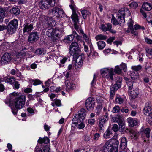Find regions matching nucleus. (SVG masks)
Wrapping results in <instances>:
<instances>
[{"instance_id":"nucleus-1","label":"nucleus","mask_w":152,"mask_h":152,"mask_svg":"<svg viewBox=\"0 0 152 152\" xmlns=\"http://www.w3.org/2000/svg\"><path fill=\"white\" fill-rule=\"evenodd\" d=\"M69 53L71 55L74 56V57L76 56V62L78 63L79 67H81L82 61L84 58V54H81L78 56V53L80 51V48L78 43L74 42L72 43L70 46Z\"/></svg>"},{"instance_id":"nucleus-2","label":"nucleus","mask_w":152,"mask_h":152,"mask_svg":"<svg viewBox=\"0 0 152 152\" xmlns=\"http://www.w3.org/2000/svg\"><path fill=\"white\" fill-rule=\"evenodd\" d=\"M130 15L129 10L127 8H122L118 11L117 15V18L118 20V21L113 15L111 20V22L114 25L119 24L121 26L125 22L124 20L125 15L127 16H129Z\"/></svg>"},{"instance_id":"nucleus-3","label":"nucleus","mask_w":152,"mask_h":152,"mask_svg":"<svg viewBox=\"0 0 152 152\" xmlns=\"http://www.w3.org/2000/svg\"><path fill=\"white\" fill-rule=\"evenodd\" d=\"M26 97L24 95H20L13 99V101L10 102V104L12 103L13 107L17 109H21L23 108L25 104Z\"/></svg>"},{"instance_id":"nucleus-4","label":"nucleus","mask_w":152,"mask_h":152,"mask_svg":"<svg viewBox=\"0 0 152 152\" xmlns=\"http://www.w3.org/2000/svg\"><path fill=\"white\" fill-rule=\"evenodd\" d=\"M114 69L112 68H103L101 70V75L105 78L113 80L114 75Z\"/></svg>"},{"instance_id":"nucleus-5","label":"nucleus","mask_w":152,"mask_h":152,"mask_svg":"<svg viewBox=\"0 0 152 152\" xmlns=\"http://www.w3.org/2000/svg\"><path fill=\"white\" fill-rule=\"evenodd\" d=\"M55 0H41L39 3L40 8L43 10L48 9L50 7L54 6Z\"/></svg>"},{"instance_id":"nucleus-6","label":"nucleus","mask_w":152,"mask_h":152,"mask_svg":"<svg viewBox=\"0 0 152 152\" xmlns=\"http://www.w3.org/2000/svg\"><path fill=\"white\" fill-rule=\"evenodd\" d=\"M86 115V110L83 109H81L79 112L78 113L75 115L72 120V122L76 124L77 121H83Z\"/></svg>"},{"instance_id":"nucleus-7","label":"nucleus","mask_w":152,"mask_h":152,"mask_svg":"<svg viewBox=\"0 0 152 152\" xmlns=\"http://www.w3.org/2000/svg\"><path fill=\"white\" fill-rule=\"evenodd\" d=\"M151 103L150 102H147L145 105V107L143 109L144 115L148 116H149L152 119V108Z\"/></svg>"},{"instance_id":"nucleus-8","label":"nucleus","mask_w":152,"mask_h":152,"mask_svg":"<svg viewBox=\"0 0 152 152\" xmlns=\"http://www.w3.org/2000/svg\"><path fill=\"white\" fill-rule=\"evenodd\" d=\"M12 59L11 54L8 53H6L2 56L0 60L1 65H5L10 62Z\"/></svg>"},{"instance_id":"nucleus-9","label":"nucleus","mask_w":152,"mask_h":152,"mask_svg":"<svg viewBox=\"0 0 152 152\" xmlns=\"http://www.w3.org/2000/svg\"><path fill=\"white\" fill-rule=\"evenodd\" d=\"M63 32V30L61 29H59L58 28L53 29L51 40L54 42L56 40H57L62 36Z\"/></svg>"},{"instance_id":"nucleus-10","label":"nucleus","mask_w":152,"mask_h":152,"mask_svg":"<svg viewBox=\"0 0 152 152\" xmlns=\"http://www.w3.org/2000/svg\"><path fill=\"white\" fill-rule=\"evenodd\" d=\"M115 143L113 142V145L110 143L109 142H107L103 147L102 152H112L115 149Z\"/></svg>"},{"instance_id":"nucleus-11","label":"nucleus","mask_w":152,"mask_h":152,"mask_svg":"<svg viewBox=\"0 0 152 152\" xmlns=\"http://www.w3.org/2000/svg\"><path fill=\"white\" fill-rule=\"evenodd\" d=\"M95 101L94 98L90 97L86 101L85 104L87 110H90L93 109L95 105Z\"/></svg>"},{"instance_id":"nucleus-12","label":"nucleus","mask_w":152,"mask_h":152,"mask_svg":"<svg viewBox=\"0 0 152 152\" xmlns=\"http://www.w3.org/2000/svg\"><path fill=\"white\" fill-rule=\"evenodd\" d=\"M39 37L37 32H32L30 33L28 37V42L31 43L37 41L39 39Z\"/></svg>"},{"instance_id":"nucleus-13","label":"nucleus","mask_w":152,"mask_h":152,"mask_svg":"<svg viewBox=\"0 0 152 152\" xmlns=\"http://www.w3.org/2000/svg\"><path fill=\"white\" fill-rule=\"evenodd\" d=\"M133 21L130 18L128 22V28L126 31L127 33L131 32L132 34L135 35H137L138 34L137 32V31H134L133 28Z\"/></svg>"},{"instance_id":"nucleus-14","label":"nucleus","mask_w":152,"mask_h":152,"mask_svg":"<svg viewBox=\"0 0 152 152\" xmlns=\"http://www.w3.org/2000/svg\"><path fill=\"white\" fill-rule=\"evenodd\" d=\"M115 80L116 83L111 88V89L113 91L117 90L120 87L122 78L120 77H117Z\"/></svg>"},{"instance_id":"nucleus-15","label":"nucleus","mask_w":152,"mask_h":152,"mask_svg":"<svg viewBox=\"0 0 152 152\" xmlns=\"http://www.w3.org/2000/svg\"><path fill=\"white\" fill-rule=\"evenodd\" d=\"M42 17L46 20V24L47 25V26H55L56 23L55 21L51 18L46 16L42 15Z\"/></svg>"},{"instance_id":"nucleus-16","label":"nucleus","mask_w":152,"mask_h":152,"mask_svg":"<svg viewBox=\"0 0 152 152\" xmlns=\"http://www.w3.org/2000/svg\"><path fill=\"white\" fill-rule=\"evenodd\" d=\"M65 83L66 86V91H67L72 90L75 88V84L72 83L68 80H65Z\"/></svg>"},{"instance_id":"nucleus-17","label":"nucleus","mask_w":152,"mask_h":152,"mask_svg":"<svg viewBox=\"0 0 152 152\" xmlns=\"http://www.w3.org/2000/svg\"><path fill=\"white\" fill-rule=\"evenodd\" d=\"M116 122L118 123L119 126V130L122 132L125 129V126L124 121L117 117L115 118Z\"/></svg>"},{"instance_id":"nucleus-18","label":"nucleus","mask_w":152,"mask_h":152,"mask_svg":"<svg viewBox=\"0 0 152 152\" xmlns=\"http://www.w3.org/2000/svg\"><path fill=\"white\" fill-rule=\"evenodd\" d=\"M107 121V119L104 118V117L100 118L99 121V127L100 132H103L104 128V125Z\"/></svg>"},{"instance_id":"nucleus-19","label":"nucleus","mask_w":152,"mask_h":152,"mask_svg":"<svg viewBox=\"0 0 152 152\" xmlns=\"http://www.w3.org/2000/svg\"><path fill=\"white\" fill-rule=\"evenodd\" d=\"M33 28L32 24L27 23L24 25L23 31L24 33L28 32L31 31Z\"/></svg>"},{"instance_id":"nucleus-20","label":"nucleus","mask_w":152,"mask_h":152,"mask_svg":"<svg viewBox=\"0 0 152 152\" xmlns=\"http://www.w3.org/2000/svg\"><path fill=\"white\" fill-rule=\"evenodd\" d=\"M83 121H77V122L76 124H74L72 121V126L74 128H75L77 125H78V128L79 129H81L85 127V124L83 123Z\"/></svg>"},{"instance_id":"nucleus-21","label":"nucleus","mask_w":152,"mask_h":152,"mask_svg":"<svg viewBox=\"0 0 152 152\" xmlns=\"http://www.w3.org/2000/svg\"><path fill=\"white\" fill-rule=\"evenodd\" d=\"M127 141L125 137L121 138L120 146L122 149H125L127 147Z\"/></svg>"},{"instance_id":"nucleus-22","label":"nucleus","mask_w":152,"mask_h":152,"mask_svg":"<svg viewBox=\"0 0 152 152\" xmlns=\"http://www.w3.org/2000/svg\"><path fill=\"white\" fill-rule=\"evenodd\" d=\"M127 121L129 125L131 127H133L137 124V121L131 117L128 118Z\"/></svg>"},{"instance_id":"nucleus-23","label":"nucleus","mask_w":152,"mask_h":152,"mask_svg":"<svg viewBox=\"0 0 152 152\" xmlns=\"http://www.w3.org/2000/svg\"><path fill=\"white\" fill-rule=\"evenodd\" d=\"M74 39L73 34L66 36L63 40V42L65 43H70Z\"/></svg>"},{"instance_id":"nucleus-24","label":"nucleus","mask_w":152,"mask_h":152,"mask_svg":"<svg viewBox=\"0 0 152 152\" xmlns=\"http://www.w3.org/2000/svg\"><path fill=\"white\" fill-rule=\"evenodd\" d=\"M7 31L10 34H12L16 31L17 28L12 26L7 25Z\"/></svg>"},{"instance_id":"nucleus-25","label":"nucleus","mask_w":152,"mask_h":152,"mask_svg":"<svg viewBox=\"0 0 152 152\" xmlns=\"http://www.w3.org/2000/svg\"><path fill=\"white\" fill-rule=\"evenodd\" d=\"M57 15H56V18L58 19L61 18H63L66 17V15L65 14L63 10L60 8L58 7Z\"/></svg>"},{"instance_id":"nucleus-26","label":"nucleus","mask_w":152,"mask_h":152,"mask_svg":"<svg viewBox=\"0 0 152 152\" xmlns=\"http://www.w3.org/2000/svg\"><path fill=\"white\" fill-rule=\"evenodd\" d=\"M124 79L128 86V90H132L133 88V82L126 77H125Z\"/></svg>"},{"instance_id":"nucleus-27","label":"nucleus","mask_w":152,"mask_h":152,"mask_svg":"<svg viewBox=\"0 0 152 152\" xmlns=\"http://www.w3.org/2000/svg\"><path fill=\"white\" fill-rule=\"evenodd\" d=\"M152 8V5L148 2L144 3L142 5V8L146 11H149L151 10Z\"/></svg>"},{"instance_id":"nucleus-28","label":"nucleus","mask_w":152,"mask_h":152,"mask_svg":"<svg viewBox=\"0 0 152 152\" xmlns=\"http://www.w3.org/2000/svg\"><path fill=\"white\" fill-rule=\"evenodd\" d=\"M58 7H54L51 10H50L49 11V15L52 17H54L56 16L57 15V12H58Z\"/></svg>"},{"instance_id":"nucleus-29","label":"nucleus","mask_w":152,"mask_h":152,"mask_svg":"<svg viewBox=\"0 0 152 152\" xmlns=\"http://www.w3.org/2000/svg\"><path fill=\"white\" fill-rule=\"evenodd\" d=\"M20 12L19 9L17 7H13L10 11V12L11 13L16 15H18L20 13Z\"/></svg>"},{"instance_id":"nucleus-30","label":"nucleus","mask_w":152,"mask_h":152,"mask_svg":"<svg viewBox=\"0 0 152 152\" xmlns=\"http://www.w3.org/2000/svg\"><path fill=\"white\" fill-rule=\"evenodd\" d=\"M38 142L40 144H42V143L47 144L49 142V139L47 137H45L43 138L40 137Z\"/></svg>"},{"instance_id":"nucleus-31","label":"nucleus","mask_w":152,"mask_h":152,"mask_svg":"<svg viewBox=\"0 0 152 152\" xmlns=\"http://www.w3.org/2000/svg\"><path fill=\"white\" fill-rule=\"evenodd\" d=\"M97 44L99 49L101 50H102L105 46V42L102 41H99L97 42Z\"/></svg>"},{"instance_id":"nucleus-32","label":"nucleus","mask_w":152,"mask_h":152,"mask_svg":"<svg viewBox=\"0 0 152 152\" xmlns=\"http://www.w3.org/2000/svg\"><path fill=\"white\" fill-rule=\"evenodd\" d=\"M72 18L74 23H78L79 22L78 17L75 12H73L71 16Z\"/></svg>"},{"instance_id":"nucleus-33","label":"nucleus","mask_w":152,"mask_h":152,"mask_svg":"<svg viewBox=\"0 0 152 152\" xmlns=\"http://www.w3.org/2000/svg\"><path fill=\"white\" fill-rule=\"evenodd\" d=\"M5 14V10L2 8H0V22L3 21Z\"/></svg>"},{"instance_id":"nucleus-34","label":"nucleus","mask_w":152,"mask_h":152,"mask_svg":"<svg viewBox=\"0 0 152 152\" xmlns=\"http://www.w3.org/2000/svg\"><path fill=\"white\" fill-rule=\"evenodd\" d=\"M130 96L132 99L136 98L138 95L137 93L132 89L128 91Z\"/></svg>"},{"instance_id":"nucleus-35","label":"nucleus","mask_w":152,"mask_h":152,"mask_svg":"<svg viewBox=\"0 0 152 152\" xmlns=\"http://www.w3.org/2000/svg\"><path fill=\"white\" fill-rule=\"evenodd\" d=\"M81 14L83 18L84 19L86 18L87 17L91 15V13L88 11L83 10L81 11Z\"/></svg>"},{"instance_id":"nucleus-36","label":"nucleus","mask_w":152,"mask_h":152,"mask_svg":"<svg viewBox=\"0 0 152 152\" xmlns=\"http://www.w3.org/2000/svg\"><path fill=\"white\" fill-rule=\"evenodd\" d=\"M10 26H12L17 28L18 26V22L17 20L14 19L11 20L8 24Z\"/></svg>"},{"instance_id":"nucleus-37","label":"nucleus","mask_w":152,"mask_h":152,"mask_svg":"<svg viewBox=\"0 0 152 152\" xmlns=\"http://www.w3.org/2000/svg\"><path fill=\"white\" fill-rule=\"evenodd\" d=\"M130 132L131 134V136L134 139H136L137 138L138 136V133L137 131L132 130L130 131Z\"/></svg>"},{"instance_id":"nucleus-38","label":"nucleus","mask_w":152,"mask_h":152,"mask_svg":"<svg viewBox=\"0 0 152 152\" xmlns=\"http://www.w3.org/2000/svg\"><path fill=\"white\" fill-rule=\"evenodd\" d=\"M107 38V36L102 34L98 35L95 37V39L96 41L100 40H105Z\"/></svg>"},{"instance_id":"nucleus-39","label":"nucleus","mask_w":152,"mask_h":152,"mask_svg":"<svg viewBox=\"0 0 152 152\" xmlns=\"http://www.w3.org/2000/svg\"><path fill=\"white\" fill-rule=\"evenodd\" d=\"M112 133L109 129H107L105 132L104 136L105 138H108L110 137V136L112 135Z\"/></svg>"},{"instance_id":"nucleus-40","label":"nucleus","mask_w":152,"mask_h":152,"mask_svg":"<svg viewBox=\"0 0 152 152\" xmlns=\"http://www.w3.org/2000/svg\"><path fill=\"white\" fill-rule=\"evenodd\" d=\"M142 68L141 66L139 65L137 66H133L131 67V69L134 71H135L136 72L141 69Z\"/></svg>"},{"instance_id":"nucleus-41","label":"nucleus","mask_w":152,"mask_h":152,"mask_svg":"<svg viewBox=\"0 0 152 152\" xmlns=\"http://www.w3.org/2000/svg\"><path fill=\"white\" fill-rule=\"evenodd\" d=\"M5 81L9 83L11 85H13L16 81L15 79L13 77L7 78L5 80Z\"/></svg>"},{"instance_id":"nucleus-42","label":"nucleus","mask_w":152,"mask_h":152,"mask_svg":"<svg viewBox=\"0 0 152 152\" xmlns=\"http://www.w3.org/2000/svg\"><path fill=\"white\" fill-rule=\"evenodd\" d=\"M35 53L37 55H43L45 54V52L43 49H38L36 50Z\"/></svg>"},{"instance_id":"nucleus-43","label":"nucleus","mask_w":152,"mask_h":152,"mask_svg":"<svg viewBox=\"0 0 152 152\" xmlns=\"http://www.w3.org/2000/svg\"><path fill=\"white\" fill-rule=\"evenodd\" d=\"M80 33L81 34L82 36L83 37V38L85 40V41L86 42L88 41H89V38L84 33L83 31L82 30V29H80Z\"/></svg>"},{"instance_id":"nucleus-44","label":"nucleus","mask_w":152,"mask_h":152,"mask_svg":"<svg viewBox=\"0 0 152 152\" xmlns=\"http://www.w3.org/2000/svg\"><path fill=\"white\" fill-rule=\"evenodd\" d=\"M131 78L133 80H135L137 79L138 77V73L137 72H136L135 73L134 72L133 73H132L131 74Z\"/></svg>"},{"instance_id":"nucleus-45","label":"nucleus","mask_w":152,"mask_h":152,"mask_svg":"<svg viewBox=\"0 0 152 152\" xmlns=\"http://www.w3.org/2000/svg\"><path fill=\"white\" fill-rule=\"evenodd\" d=\"M53 29L52 28L48 29L46 32V34L48 37H51V38L52 37V34H53Z\"/></svg>"},{"instance_id":"nucleus-46","label":"nucleus","mask_w":152,"mask_h":152,"mask_svg":"<svg viewBox=\"0 0 152 152\" xmlns=\"http://www.w3.org/2000/svg\"><path fill=\"white\" fill-rule=\"evenodd\" d=\"M73 34L74 38L75 37L77 41L78 42L81 40V37L79 36L75 31H73Z\"/></svg>"},{"instance_id":"nucleus-47","label":"nucleus","mask_w":152,"mask_h":152,"mask_svg":"<svg viewBox=\"0 0 152 152\" xmlns=\"http://www.w3.org/2000/svg\"><path fill=\"white\" fill-rule=\"evenodd\" d=\"M130 7L132 9H135L138 7L137 3L135 2H132L129 4Z\"/></svg>"},{"instance_id":"nucleus-48","label":"nucleus","mask_w":152,"mask_h":152,"mask_svg":"<svg viewBox=\"0 0 152 152\" xmlns=\"http://www.w3.org/2000/svg\"><path fill=\"white\" fill-rule=\"evenodd\" d=\"M114 142L115 143V145H114L115 149L112 152H117L119 144V141L117 140H115Z\"/></svg>"},{"instance_id":"nucleus-49","label":"nucleus","mask_w":152,"mask_h":152,"mask_svg":"<svg viewBox=\"0 0 152 152\" xmlns=\"http://www.w3.org/2000/svg\"><path fill=\"white\" fill-rule=\"evenodd\" d=\"M150 130L148 128H147L144 130V133L147 138H148L150 136Z\"/></svg>"},{"instance_id":"nucleus-50","label":"nucleus","mask_w":152,"mask_h":152,"mask_svg":"<svg viewBox=\"0 0 152 152\" xmlns=\"http://www.w3.org/2000/svg\"><path fill=\"white\" fill-rule=\"evenodd\" d=\"M102 109V108L99 105H98L96 107V110L95 112L97 116L99 115Z\"/></svg>"},{"instance_id":"nucleus-51","label":"nucleus","mask_w":152,"mask_h":152,"mask_svg":"<svg viewBox=\"0 0 152 152\" xmlns=\"http://www.w3.org/2000/svg\"><path fill=\"white\" fill-rule=\"evenodd\" d=\"M67 58L66 57H64L62 59H61L60 61V63L59 65L60 67L64 66V64L67 60Z\"/></svg>"},{"instance_id":"nucleus-52","label":"nucleus","mask_w":152,"mask_h":152,"mask_svg":"<svg viewBox=\"0 0 152 152\" xmlns=\"http://www.w3.org/2000/svg\"><path fill=\"white\" fill-rule=\"evenodd\" d=\"M114 69V72H115L116 73L120 74L121 72V69L119 68L118 66H116Z\"/></svg>"},{"instance_id":"nucleus-53","label":"nucleus","mask_w":152,"mask_h":152,"mask_svg":"<svg viewBox=\"0 0 152 152\" xmlns=\"http://www.w3.org/2000/svg\"><path fill=\"white\" fill-rule=\"evenodd\" d=\"M123 99L119 96L116 98L115 102L117 103L121 104L123 102Z\"/></svg>"},{"instance_id":"nucleus-54","label":"nucleus","mask_w":152,"mask_h":152,"mask_svg":"<svg viewBox=\"0 0 152 152\" xmlns=\"http://www.w3.org/2000/svg\"><path fill=\"white\" fill-rule=\"evenodd\" d=\"M104 115L103 117H104V118L107 119V120H108V113L109 112V110L107 111V110H106V109L104 108Z\"/></svg>"},{"instance_id":"nucleus-55","label":"nucleus","mask_w":152,"mask_h":152,"mask_svg":"<svg viewBox=\"0 0 152 152\" xmlns=\"http://www.w3.org/2000/svg\"><path fill=\"white\" fill-rule=\"evenodd\" d=\"M32 82H34L33 85L34 86H37L40 84L41 83V82L39 79H35L33 80Z\"/></svg>"},{"instance_id":"nucleus-56","label":"nucleus","mask_w":152,"mask_h":152,"mask_svg":"<svg viewBox=\"0 0 152 152\" xmlns=\"http://www.w3.org/2000/svg\"><path fill=\"white\" fill-rule=\"evenodd\" d=\"M120 110V109L118 106H116L113 109V112L114 113L118 112Z\"/></svg>"},{"instance_id":"nucleus-57","label":"nucleus","mask_w":152,"mask_h":152,"mask_svg":"<svg viewBox=\"0 0 152 152\" xmlns=\"http://www.w3.org/2000/svg\"><path fill=\"white\" fill-rule=\"evenodd\" d=\"M26 53L24 52L23 50H21L19 53H18V56L20 58H23L26 55Z\"/></svg>"},{"instance_id":"nucleus-58","label":"nucleus","mask_w":152,"mask_h":152,"mask_svg":"<svg viewBox=\"0 0 152 152\" xmlns=\"http://www.w3.org/2000/svg\"><path fill=\"white\" fill-rule=\"evenodd\" d=\"M121 68L124 70V72H125L126 70V64L124 63H122L121 64Z\"/></svg>"},{"instance_id":"nucleus-59","label":"nucleus","mask_w":152,"mask_h":152,"mask_svg":"<svg viewBox=\"0 0 152 152\" xmlns=\"http://www.w3.org/2000/svg\"><path fill=\"white\" fill-rule=\"evenodd\" d=\"M112 129L115 132L117 131L118 130H119L118 125L116 124H114L112 128Z\"/></svg>"},{"instance_id":"nucleus-60","label":"nucleus","mask_w":152,"mask_h":152,"mask_svg":"<svg viewBox=\"0 0 152 152\" xmlns=\"http://www.w3.org/2000/svg\"><path fill=\"white\" fill-rule=\"evenodd\" d=\"M55 104L56 106L59 107L61 105V101L58 99H56L55 101Z\"/></svg>"},{"instance_id":"nucleus-61","label":"nucleus","mask_w":152,"mask_h":152,"mask_svg":"<svg viewBox=\"0 0 152 152\" xmlns=\"http://www.w3.org/2000/svg\"><path fill=\"white\" fill-rule=\"evenodd\" d=\"M88 122L89 124L91 125H94L95 122L94 119L90 118L88 120Z\"/></svg>"},{"instance_id":"nucleus-62","label":"nucleus","mask_w":152,"mask_h":152,"mask_svg":"<svg viewBox=\"0 0 152 152\" xmlns=\"http://www.w3.org/2000/svg\"><path fill=\"white\" fill-rule=\"evenodd\" d=\"M100 136V135L98 133H96L94 134L93 139L94 140H97L99 139Z\"/></svg>"},{"instance_id":"nucleus-63","label":"nucleus","mask_w":152,"mask_h":152,"mask_svg":"<svg viewBox=\"0 0 152 152\" xmlns=\"http://www.w3.org/2000/svg\"><path fill=\"white\" fill-rule=\"evenodd\" d=\"M145 41L147 44H152V40L146 37L145 38Z\"/></svg>"},{"instance_id":"nucleus-64","label":"nucleus","mask_w":152,"mask_h":152,"mask_svg":"<svg viewBox=\"0 0 152 152\" xmlns=\"http://www.w3.org/2000/svg\"><path fill=\"white\" fill-rule=\"evenodd\" d=\"M44 152H49L50 149L48 146H46L43 148Z\"/></svg>"}]
</instances>
